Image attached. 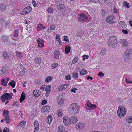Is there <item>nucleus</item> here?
<instances>
[{
    "instance_id": "1",
    "label": "nucleus",
    "mask_w": 132,
    "mask_h": 132,
    "mask_svg": "<svg viewBox=\"0 0 132 132\" xmlns=\"http://www.w3.org/2000/svg\"><path fill=\"white\" fill-rule=\"evenodd\" d=\"M117 38L114 36L110 37L108 40V44L112 48H115L117 45Z\"/></svg>"
},
{
    "instance_id": "2",
    "label": "nucleus",
    "mask_w": 132,
    "mask_h": 132,
    "mask_svg": "<svg viewBox=\"0 0 132 132\" xmlns=\"http://www.w3.org/2000/svg\"><path fill=\"white\" fill-rule=\"evenodd\" d=\"M71 112L73 114H76L80 110L79 105L77 103L72 104L70 107Z\"/></svg>"
},
{
    "instance_id": "3",
    "label": "nucleus",
    "mask_w": 132,
    "mask_h": 132,
    "mask_svg": "<svg viewBox=\"0 0 132 132\" xmlns=\"http://www.w3.org/2000/svg\"><path fill=\"white\" fill-rule=\"evenodd\" d=\"M117 111L118 116L119 118L124 116L126 114V109L122 106H120L118 107Z\"/></svg>"
},
{
    "instance_id": "4",
    "label": "nucleus",
    "mask_w": 132,
    "mask_h": 132,
    "mask_svg": "<svg viewBox=\"0 0 132 132\" xmlns=\"http://www.w3.org/2000/svg\"><path fill=\"white\" fill-rule=\"evenodd\" d=\"M12 95V93H11L10 94L7 93H5L1 96V99L3 102H5L6 100L11 99Z\"/></svg>"
},
{
    "instance_id": "5",
    "label": "nucleus",
    "mask_w": 132,
    "mask_h": 132,
    "mask_svg": "<svg viewBox=\"0 0 132 132\" xmlns=\"http://www.w3.org/2000/svg\"><path fill=\"white\" fill-rule=\"evenodd\" d=\"M64 4V2L62 1L61 0L57 2L56 4V5L58 10H62L64 9L65 8Z\"/></svg>"
},
{
    "instance_id": "6",
    "label": "nucleus",
    "mask_w": 132,
    "mask_h": 132,
    "mask_svg": "<svg viewBox=\"0 0 132 132\" xmlns=\"http://www.w3.org/2000/svg\"><path fill=\"white\" fill-rule=\"evenodd\" d=\"M78 20L82 22L83 23L86 21L88 19L87 17L84 13H81L79 15Z\"/></svg>"
},
{
    "instance_id": "7",
    "label": "nucleus",
    "mask_w": 132,
    "mask_h": 132,
    "mask_svg": "<svg viewBox=\"0 0 132 132\" xmlns=\"http://www.w3.org/2000/svg\"><path fill=\"white\" fill-rule=\"evenodd\" d=\"M106 20L109 23L113 24L115 22V18L113 16L110 15L107 17Z\"/></svg>"
},
{
    "instance_id": "8",
    "label": "nucleus",
    "mask_w": 132,
    "mask_h": 132,
    "mask_svg": "<svg viewBox=\"0 0 132 132\" xmlns=\"http://www.w3.org/2000/svg\"><path fill=\"white\" fill-rule=\"evenodd\" d=\"M9 112L6 110H4L3 111V115L4 116L5 118L7 119L6 123L8 124L10 122V119L8 116Z\"/></svg>"
},
{
    "instance_id": "9",
    "label": "nucleus",
    "mask_w": 132,
    "mask_h": 132,
    "mask_svg": "<svg viewBox=\"0 0 132 132\" xmlns=\"http://www.w3.org/2000/svg\"><path fill=\"white\" fill-rule=\"evenodd\" d=\"M31 11V8L30 6H28L24 8L20 12V14L24 15L29 13Z\"/></svg>"
},
{
    "instance_id": "10",
    "label": "nucleus",
    "mask_w": 132,
    "mask_h": 132,
    "mask_svg": "<svg viewBox=\"0 0 132 132\" xmlns=\"http://www.w3.org/2000/svg\"><path fill=\"white\" fill-rule=\"evenodd\" d=\"M86 107L87 109L91 110L96 108L97 107L95 105L92 104L89 102L88 103L87 102L86 104Z\"/></svg>"
},
{
    "instance_id": "11",
    "label": "nucleus",
    "mask_w": 132,
    "mask_h": 132,
    "mask_svg": "<svg viewBox=\"0 0 132 132\" xmlns=\"http://www.w3.org/2000/svg\"><path fill=\"white\" fill-rule=\"evenodd\" d=\"M120 43L121 44L122 47L123 48L127 47L128 44L127 41L126 39H120Z\"/></svg>"
},
{
    "instance_id": "12",
    "label": "nucleus",
    "mask_w": 132,
    "mask_h": 132,
    "mask_svg": "<svg viewBox=\"0 0 132 132\" xmlns=\"http://www.w3.org/2000/svg\"><path fill=\"white\" fill-rule=\"evenodd\" d=\"M70 119L67 117L65 116L63 117V122L65 125L69 126L70 123Z\"/></svg>"
},
{
    "instance_id": "13",
    "label": "nucleus",
    "mask_w": 132,
    "mask_h": 132,
    "mask_svg": "<svg viewBox=\"0 0 132 132\" xmlns=\"http://www.w3.org/2000/svg\"><path fill=\"white\" fill-rule=\"evenodd\" d=\"M85 126L84 123H80L76 125V128L77 129L80 130L82 129L85 127Z\"/></svg>"
},
{
    "instance_id": "14",
    "label": "nucleus",
    "mask_w": 132,
    "mask_h": 132,
    "mask_svg": "<svg viewBox=\"0 0 132 132\" xmlns=\"http://www.w3.org/2000/svg\"><path fill=\"white\" fill-rule=\"evenodd\" d=\"M63 94L60 95L58 97L57 102L59 104H61L63 102Z\"/></svg>"
},
{
    "instance_id": "15",
    "label": "nucleus",
    "mask_w": 132,
    "mask_h": 132,
    "mask_svg": "<svg viewBox=\"0 0 132 132\" xmlns=\"http://www.w3.org/2000/svg\"><path fill=\"white\" fill-rule=\"evenodd\" d=\"M132 53V49L129 47L127 48L125 52V55L129 56L131 55Z\"/></svg>"
},
{
    "instance_id": "16",
    "label": "nucleus",
    "mask_w": 132,
    "mask_h": 132,
    "mask_svg": "<svg viewBox=\"0 0 132 132\" xmlns=\"http://www.w3.org/2000/svg\"><path fill=\"white\" fill-rule=\"evenodd\" d=\"M37 43L38 44V46L41 48L42 47L44 46V41L40 38L38 39L37 40Z\"/></svg>"
},
{
    "instance_id": "17",
    "label": "nucleus",
    "mask_w": 132,
    "mask_h": 132,
    "mask_svg": "<svg viewBox=\"0 0 132 132\" xmlns=\"http://www.w3.org/2000/svg\"><path fill=\"white\" fill-rule=\"evenodd\" d=\"M35 129L34 131L33 132H38L39 130V125L38 122L37 121H35L34 122Z\"/></svg>"
},
{
    "instance_id": "18",
    "label": "nucleus",
    "mask_w": 132,
    "mask_h": 132,
    "mask_svg": "<svg viewBox=\"0 0 132 132\" xmlns=\"http://www.w3.org/2000/svg\"><path fill=\"white\" fill-rule=\"evenodd\" d=\"M50 109V108L48 105H46L43 107L41 109V111L42 112H45L49 111Z\"/></svg>"
},
{
    "instance_id": "19",
    "label": "nucleus",
    "mask_w": 132,
    "mask_h": 132,
    "mask_svg": "<svg viewBox=\"0 0 132 132\" xmlns=\"http://www.w3.org/2000/svg\"><path fill=\"white\" fill-rule=\"evenodd\" d=\"M33 94L36 97H38L40 95L41 93L39 90H36L33 91Z\"/></svg>"
},
{
    "instance_id": "20",
    "label": "nucleus",
    "mask_w": 132,
    "mask_h": 132,
    "mask_svg": "<svg viewBox=\"0 0 132 132\" xmlns=\"http://www.w3.org/2000/svg\"><path fill=\"white\" fill-rule=\"evenodd\" d=\"M70 123L71 122L72 123H75L77 121V119L76 117L75 116L72 117H71L70 119Z\"/></svg>"
},
{
    "instance_id": "21",
    "label": "nucleus",
    "mask_w": 132,
    "mask_h": 132,
    "mask_svg": "<svg viewBox=\"0 0 132 132\" xmlns=\"http://www.w3.org/2000/svg\"><path fill=\"white\" fill-rule=\"evenodd\" d=\"M1 84L4 86H6L7 85V78H6L4 79H2L1 80Z\"/></svg>"
},
{
    "instance_id": "22",
    "label": "nucleus",
    "mask_w": 132,
    "mask_h": 132,
    "mask_svg": "<svg viewBox=\"0 0 132 132\" xmlns=\"http://www.w3.org/2000/svg\"><path fill=\"white\" fill-rule=\"evenodd\" d=\"M26 95L24 92H22L20 100V102H22L25 99Z\"/></svg>"
},
{
    "instance_id": "23",
    "label": "nucleus",
    "mask_w": 132,
    "mask_h": 132,
    "mask_svg": "<svg viewBox=\"0 0 132 132\" xmlns=\"http://www.w3.org/2000/svg\"><path fill=\"white\" fill-rule=\"evenodd\" d=\"M7 6L4 4H1L0 5V9L2 11L5 10Z\"/></svg>"
},
{
    "instance_id": "24",
    "label": "nucleus",
    "mask_w": 132,
    "mask_h": 132,
    "mask_svg": "<svg viewBox=\"0 0 132 132\" xmlns=\"http://www.w3.org/2000/svg\"><path fill=\"white\" fill-rule=\"evenodd\" d=\"M60 55V52L59 51H57L54 52V58L56 59H58Z\"/></svg>"
},
{
    "instance_id": "25",
    "label": "nucleus",
    "mask_w": 132,
    "mask_h": 132,
    "mask_svg": "<svg viewBox=\"0 0 132 132\" xmlns=\"http://www.w3.org/2000/svg\"><path fill=\"white\" fill-rule=\"evenodd\" d=\"M125 23V22L124 21L122 22V21H121L120 22L119 25V26H120L122 28H125L126 27Z\"/></svg>"
},
{
    "instance_id": "26",
    "label": "nucleus",
    "mask_w": 132,
    "mask_h": 132,
    "mask_svg": "<svg viewBox=\"0 0 132 132\" xmlns=\"http://www.w3.org/2000/svg\"><path fill=\"white\" fill-rule=\"evenodd\" d=\"M9 37L5 35H3L2 37V40L4 42H6L8 40Z\"/></svg>"
},
{
    "instance_id": "27",
    "label": "nucleus",
    "mask_w": 132,
    "mask_h": 132,
    "mask_svg": "<svg viewBox=\"0 0 132 132\" xmlns=\"http://www.w3.org/2000/svg\"><path fill=\"white\" fill-rule=\"evenodd\" d=\"M8 85L9 86H11L13 88H14L15 86V82L14 81L12 80L9 82L8 84Z\"/></svg>"
},
{
    "instance_id": "28",
    "label": "nucleus",
    "mask_w": 132,
    "mask_h": 132,
    "mask_svg": "<svg viewBox=\"0 0 132 132\" xmlns=\"http://www.w3.org/2000/svg\"><path fill=\"white\" fill-rule=\"evenodd\" d=\"M107 52L105 48H102L100 52V55H105Z\"/></svg>"
},
{
    "instance_id": "29",
    "label": "nucleus",
    "mask_w": 132,
    "mask_h": 132,
    "mask_svg": "<svg viewBox=\"0 0 132 132\" xmlns=\"http://www.w3.org/2000/svg\"><path fill=\"white\" fill-rule=\"evenodd\" d=\"M63 114L62 109H59L57 110V114L59 117H61L63 115Z\"/></svg>"
},
{
    "instance_id": "30",
    "label": "nucleus",
    "mask_w": 132,
    "mask_h": 132,
    "mask_svg": "<svg viewBox=\"0 0 132 132\" xmlns=\"http://www.w3.org/2000/svg\"><path fill=\"white\" fill-rule=\"evenodd\" d=\"M70 47L69 46H66L65 47V53L68 54L70 52Z\"/></svg>"
},
{
    "instance_id": "31",
    "label": "nucleus",
    "mask_w": 132,
    "mask_h": 132,
    "mask_svg": "<svg viewBox=\"0 0 132 132\" xmlns=\"http://www.w3.org/2000/svg\"><path fill=\"white\" fill-rule=\"evenodd\" d=\"M37 28L39 29H38V30L39 31L40 30H43L46 28L45 27H44L41 24H39Z\"/></svg>"
},
{
    "instance_id": "32",
    "label": "nucleus",
    "mask_w": 132,
    "mask_h": 132,
    "mask_svg": "<svg viewBox=\"0 0 132 132\" xmlns=\"http://www.w3.org/2000/svg\"><path fill=\"white\" fill-rule=\"evenodd\" d=\"M2 56L4 59H7L9 58V56L7 53L6 52H4L3 53Z\"/></svg>"
},
{
    "instance_id": "33",
    "label": "nucleus",
    "mask_w": 132,
    "mask_h": 132,
    "mask_svg": "<svg viewBox=\"0 0 132 132\" xmlns=\"http://www.w3.org/2000/svg\"><path fill=\"white\" fill-rule=\"evenodd\" d=\"M26 123V121H23V122H21L18 125V126L19 127L21 128H23L24 127V125Z\"/></svg>"
},
{
    "instance_id": "34",
    "label": "nucleus",
    "mask_w": 132,
    "mask_h": 132,
    "mask_svg": "<svg viewBox=\"0 0 132 132\" xmlns=\"http://www.w3.org/2000/svg\"><path fill=\"white\" fill-rule=\"evenodd\" d=\"M59 132H63L64 130V128H63L62 125H60L58 128Z\"/></svg>"
},
{
    "instance_id": "35",
    "label": "nucleus",
    "mask_w": 132,
    "mask_h": 132,
    "mask_svg": "<svg viewBox=\"0 0 132 132\" xmlns=\"http://www.w3.org/2000/svg\"><path fill=\"white\" fill-rule=\"evenodd\" d=\"M51 85H48L45 87V90L46 92H51Z\"/></svg>"
},
{
    "instance_id": "36",
    "label": "nucleus",
    "mask_w": 132,
    "mask_h": 132,
    "mask_svg": "<svg viewBox=\"0 0 132 132\" xmlns=\"http://www.w3.org/2000/svg\"><path fill=\"white\" fill-rule=\"evenodd\" d=\"M80 74L82 75H84L87 74L86 70L84 69H82L80 72Z\"/></svg>"
},
{
    "instance_id": "37",
    "label": "nucleus",
    "mask_w": 132,
    "mask_h": 132,
    "mask_svg": "<svg viewBox=\"0 0 132 132\" xmlns=\"http://www.w3.org/2000/svg\"><path fill=\"white\" fill-rule=\"evenodd\" d=\"M41 61L40 59L38 57L36 58L35 59V61L38 64L40 63Z\"/></svg>"
},
{
    "instance_id": "38",
    "label": "nucleus",
    "mask_w": 132,
    "mask_h": 132,
    "mask_svg": "<svg viewBox=\"0 0 132 132\" xmlns=\"http://www.w3.org/2000/svg\"><path fill=\"white\" fill-rule=\"evenodd\" d=\"M52 79V78L50 76L47 77L46 78L45 81L46 82H48L50 81Z\"/></svg>"
},
{
    "instance_id": "39",
    "label": "nucleus",
    "mask_w": 132,
    "mask_h": 132,
    "mask_svg": "<svg viewBox=\"0 0 132 132\" xmlns=\"http://www.w3.org/2000/svg\"><path fill=\"white\" fill-rule=\"evenodd\" d=\"M48 122L47 123L50 124L52 121V117L51 116H49L48 118Z\"/></svg>"
},
{
    "instance_id": "40",
    "label": "nucleus",
    "mask_w": 132,
    "mask_h": 132,
    "mask_svg": "<svg viewBox=\"0 0 132 132\" xmlns=\"http://www.w3.org/2000/svg\"><path fill=\"white\" fill-rule=\"evenodd\" d=\"M126 120L129 123L132 122V117H129L126 119Z\"/></svg>"
},
{
    "instance_id": "41",
    "label": "nucleus",
    "mask_w": 132,
    "mask_h": 132,
    "mask_svg": "<svg viewBox=\"0 0 132 132\" xmlns=\"http://www.w3.org/2000/svg\"><path fill=\"white\" fill-rule=\"evenodd\" d=\"M123 5L124 6L126 7H127L128 8H129V7L130 6L128 3H127V2H126L124 1L123 2Z\"/></svg>"
},
{
    "instance_id": "42",
    "label": "nucleus",
    "mask_w": 132,
    "mask_h": 132,
    "mask_svg": "<svg viewBox=\"0 0 132 132\" xmlns=\"http://www.w3.org/2000/svg\"><path fill=\"white\" fill-rule=\"evenodd\" d=\"M19 33V30L18 29H16L14 33V37H17L18 36V34Z\"/></svg>"
},
{
    "instance_id": "43",
    "label": "nucleus",
    "mask_w": 132,
    "mask_h": 132,
    "mask_svg": "<svg viewBox=\"0 0 132 132\" xmlns=\"http://www.w3.org/2000/svg\"><path fill=\"white\" fill-rule=\"evenodd\" d=\"M62 87V89H63V90L66 89L69 86V84H67L65 85H61Z\"/></svg>"
},
{
    "instance_id": "44",
    "label": "nucleus",
    "mask_w": 132,
    "mask_h": 132,
    "mask_svg": "<svg viewBox=\"0 0 132 132\" xmlns=\"http://www.w3.org/2000/svg\"><path fill=\"white\" fill-rule=\"evenodd\" d=\"M78 60V58L76 57H74L73 60L72 61V63H75Z\"/></svg>"
},
{
    "instance_id": "45",
    "label": "nucleus",
    "mask_w": 132,
    "mask_h": 132,
    "mask_svg": "<svg viewBox=\"0 0 132 132\" xmlns=\"http://www.w3.org/2000/svg\"><path fill=\"white\" fill-rule=\"evenodd\" d=\"M48 13H51L53 12V9L51 7H49L47 10Z\"/></svg>"
},
{
    "instance_id": "46",
    "label": "nucleus",
    "mask_w": 132,
    "mask_h": 132,
    "mask_svg": "<svg viewBox=\"0 0 132 132\" xmlns=\"http://www.w3.org/2000/svg\"><path fill=\"white\" fill-rule=\"evenodd\" d=\"M64 40L66 41L68 43L69 42V40L67 36H65L64 37Z\"/></svg>"
},
{
    "instance_id": "47",
    "label": "nucleus",
    "mask_w": 132,
    "mask_h": 132,
    "mask_svg": "<svg viewBox=\"0 0 132 132\" xmlns=\"http://www.w3.org/2000/svg\"><path fill=\"white\" fill-rule=\"evenodd\" d=\"M73 75L75 78L78 77V73L77 72H73Z\"/></svg>"
},
{
    "instance_id": "48",
    "label": "nucleus",
    "mask_w": 132,
    "mask_h": 132,
    "mask_svg": "<svg viewBox=\"0 0 132 132\" xmlns=\"http://www.w3.org/2000/svg\"><path fill=\"white\" fill-rule=\"evenodd\" d=\"M16 53L18 57L20 58H21L22 57L23 55L21 53L18 52H16Z\"/></svg>"
},
{
    "instance_id": "49",
    "label": "nucleus",
    "mask_w": 132,
    "mask_h": 132,
    "mask_svg": "<svg viewBox=\"0 0 132 132\" xmlns=\"http://www.w3.org/2000/svg\"><path fill=\"white\" fill-rule=\"evenodd\" d=\"M58 64L57 63H56L53 64L52 65V69H53L57 67L58 65Z\"/></svg>"
},
{
    "instance_id": "50",
    "label": "nucleus",
    "mask_w": 132,
    "mask_h": 132,
    "mask_svg": "<svg viewBox=\"0 0 132 132\" xmlns=\"http://www.w3.org/2000/svg\"><path fill=\"white\" fill-rule=\"evenodd\" d=\"M56 38L57 40V41L59 42H61V40L60 39V37L59 35L57 34L56 35Z\"/></svg>"
},
{
    "instance_id": "51",
    "label": "nucleus",
    "mask_w": 132,
    "mask_h": 132,
    "mask_svg": "<svg viewBox=\"0 0 132 132\" xmlns=\"http://www.w3.org/2000/svg\"><path fill=\"white\" fill-rule=\"evenodd\" d=\"M98 75L100 77H103L104 76V74L102 72H100L98 74Z\"/></svg>"
},
{
    "instance_id": "52",
    "label": "nucleus",
    "mask_w": 132,
    "mask_h": 132,
    "mask_svg": "<svg viewBox=\"0 0 132 132\" xmlns=\"http://www.w3.org/2000/svg\"><path fill=\"white\" fill-rule=\"evenodd\" d=\"M9 129L8 128L6 127L4 129L3 132H9Z\"/></svg>"
},
{
    "instance_id": "53",
    "label": "nucleus",
    "mask_w": 132,
    "mask_h": 132,
    "mask_svg": "<svg viewBox=\"0 0 132 132\" xmlns=\"http://www.w3.org/2000/svg\"><path fill=\"white\" fill-rule=\"evenodd\" d=\"M122 32L123 33L126 34H127L128 33V31L124 29H123L122 30Z\"/></svg>"
},
{
    "instance_id": "54",
    "label": "nucleus",
    "mask_w": 132,
    "mask_h": 132,
    "mask_svg": "<svg viewBox=\"0 0 132 132\" xmlns=\"http://www.w3.org/2000/svg\"><path fill=\"white\" fill-rule=\"evenodd\" d=\"M62 88V85H61L58 87V89L60 91H61L63 90Z\"/></svg>"
},
{
    "instance_id": "55",
    "label": "nucleus",
    "mask_w": 132,
    "mask_h": 132,
    "mask_svg": "<svg viewBox=\"0 0 132 132\" xmlns=\"http://www.w3.org/2000/svg\"><path fill=\"white\" fill-rule=\"evenodd\" d=\"M66 79L67 80H69L71 79L70 76L69 75L65 76Z\"/></svg>"
},
{
    "instance_id": "56",
    "label": "nucleus",
    "mask_w": 132,
    "mask_h": 132,
    "mask_svg": "<svg viewBox=\"0 0 132 132\" xmlns=\"http://www.w3.org/2000/svg\"><path fill=\"white\" fill-rule=\"evenodd\" d=\"M47 103V100H45L42 101V105H44V104H46Z\"/></svg>"
},
{
    "instance_id": "57",
    "label": "nucleus",
    "mask_w": 132,
    "mask_h": 132,
    "mask_svg": "<svg viewBox=\"0 0 132 132\" xmlns=\"http://www.w3.org/2000/svg\"><path fill=\"white\" fill-rule=\"evenodd\" d=\"M17 104H18V103H17V102H16L13 103V105L15 106H16L18 107L19 106V105L18 104V105H17Z\"/></svg>"
},
{
    "instance_id": "58",
    "label": "nucleus",
    "mask_w": 132,
    "mask_h": 132,
    "mask_svg": "<svg viewBox=\"0 0 132 132\" xmlns=\"http://www.w3.org/2000/svg\"><path fill=\"white\" fill-rule=\"evenodd\" d=\"M46 86L44 85L42 86L40 88V89L42 90H45V87Z\"/></svg>"
},
{
    "instance_id": "59",
    "label": "nucleus",
    "mask_w": 132,
    "mask_h": 132,
    "mask_svg": "<svg viewBox=\"0 0 132 132\" xmlns=\"http://www.w3.org/2000/svg\"><path fill=\"white\" fill-rule=\"evenodd\" d=\"M51 30H54L55 29V26H51L49 28Z\"/></svg>"
},
{
    "instance_id": "60",
    "label": "nucleus",
    "mask_w": 132,
    "mask_h": 132,
    "mask_svg": "<svg viewBox=\"0 0 132 132\" xmlns=\"http://www.w3.org/2000/svg\"><path fill=\"white\" fill-rule=\"evenodd\" d=\"M32 4L34 7H36L37 6V4L36 3V2L34 1H32Z\"/></svg>"
},
{
    "instance_id": "61",
    "label": "nucleus",
    "mask_w": 132,
    "mask_h": 132,
    "mask_svg": "<svg viewBox=\"0 0 132 132\" xmlns=\"http://www.w3.org/2000/svg\"><path fill=\"white\" fill-rule=\"evenodd\" d=\"M77 90L76 88H73V89L71 90V91L72 92H73L74 93H76V90Z\"/></svg>"
},
{
    "instance_id": "62",
    "label": "nucleus",
    "mask_w": 132,
    "mask_h": 132,
    "mask_svg": "<svg viewBox=\"0 0 132 132\" xmlns=\"http://www.w3.org/2000/svg\"><path fill=\"white\" fill-rule=\"evenodd\" d=\"M47 92L46 93V96H48L49 95V94H50V93L51 92Z\"/></svg>"
},
{
    "instance_id": "63",
    "label": "nucleus",
    "mask_w": 132,
    "mask_h": 132,
    "mask_svg": "<svg viewBox=\"0 0 132 132\" xmlns=\"http://www.w3.org/2000/svg\"><path fill=\"white\" fill-rule=\"evenodd\" d=\"M130 81L128 79H127V78H126V82L127 84L129 83Z\"/></svg>"
},
{
    "instance_id": "64",
    "label": "nucleus",
    "mask_w": 132,
    "mask_h": 132,
    "mask_svg": "<svg viewBox=\"0 0 132 132\" xmlns=\"http://www.w3.org/2000/svg\"><path fill=\"white\" fill-rule=\"evenodd\" d=\"M129 23L130 26L132 27V20L129 21Z\"/></svg>"
}]
</instances>
